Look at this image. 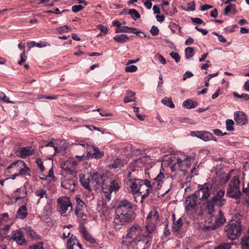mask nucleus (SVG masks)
<instances>
[{
	"label": "nucleus",
	"instance_id": "3c124183",
	"mask_svg": "<svg viewBox=\"0 0 249 249\" xmlns=\"http://www.w3.org/2000/svg\"><path fill=\"white\" fill-rule=\"evenodd\" d=\"M234 4L229 3L225 8L224 14L225 15H227L230 11H231L232 9H234Z\"/></svg>",
	"mask_w": 249,
	"mask_h": 249
},
{
	"label": "nucleus",
	"instance_id": "6e6d98bb",
	"mask_svg": "<svg viewBox=\"0 0 249 249\" xmlns=\"http://www.w3.org/2000/svg\"><path fill=\"white\" fill-rule=\"evenodd\" d=\"M188 7L186 9L187 11H193L195 10V3L194 1H191L188 2L187 4Z\"/></svg>",
	"mask_w": 249,
	"mask_h": 249
},
{
	"label": "nucleus",
	"instance_id": "bf43d9fd",
	"mask_svg": "<svg viewBox=\"0 0 249 249\" xmlns=\"http://www.w3.org/2000/svg\"><path fill=\"white\" fill-rule=\"evenodd\" d=\"M84 8V6L82 5H75L72 6V11L74 12H78L81 11Z\"/></svg>",
	"mask_w": 249,
	"mask_h": 249
},
{
	"label": "nucleus",
	"instance_id": "c03bdc74",
	"mask_svg": "<svg viewBox=\"0 0 249 249\" xmlns=\"http://www.w3.org/2000/svg\"><path fill=\"white\" fill-rule=\"evenodd\" d=\"M76 208L75 211H80L83 208L85 205L84 202L82 201L80 198L76 197Z\"/></svg>",
	"mask_w": 249,
	"mask_h": 249
},
{
	"label": "nucleus",
	"instance_id": "58836bf2",
	"mask_svg": "<svg viewBox=\"0 0 249 249\" xmlns=\"http://www.w3.org/2000/svg\"><path fill=\"white\" fill-rule=\"evenodd\" d=\"M182 220L179 218L176 221L174 222L173 229L174 231H178L182 226Z\"/></svg>",
	"mask_w": 249,
	"mask_h": 249
},
{
	"label": "nucleus",
	"instance_id": "69168bd1",
	"mask_svg": "<svg viewBox=\"0 0 249 249\" xmlns=\"http://www.w3.org/2000/svg\"><path fill=\"white\" fill-rule=\"evenodd\" d=\"M213 34H214V35H215L217 36H218V40L220 42H222V43H225V42H226V38L223 36L219 35L218 33H217L215 32H213Z\"/></svg>",
	"mask_w": 249,
	"mask_h": 249
},
{
	"label": "nucleus",
	"instance_id": "f03ea898",
	"mask_svg": "<svg viewBox=\"0 0 249 249\" xmlns=\"http://www.w3.org/2000/svg\"><path fill=\"white\" fill-rule=\"evenodd\" d=\"M212 189V184L209 182L199 185V189L194 194L188 196L186 198L185 207L187 212L195 210L197 207L196 199L201 196L200 199L206 200L210 196V192Z\"/></svg>",
	"mask_w": 249,
	"mask_h": 249
},
{
	"label": "nucleus",
	"instance_id": "393cba45",
	"mask_svg": "<svg viewBox=\"0 0 249 249\" xmlns=\"http://www.w3.org/2000/svg\"><path fill=\"white\" fill-rule=\"evenodd\" d=\"M30 169L29 167L26 166L25 163L24 162V165H22V167L20 168L19 171L15 174L13 175V177L12 178L13 179H15L16 177L18 176H30Z\"/></svg>",
	"mask_w": 249,
	"mask_h": 249
},
{
	"label": "nucleus",
	"instance_id": "13d9d810",
	"mask_svg": "<svg viewBox=\"0 0 249 249\" xmlns=\"http://www.w3.org/2000/svg\"><path fill=\"white\" fill-rule=\"evenodd\" d=\"M36 163L37 164L38 167L39 168L41 172L42 173L44 171L45 169L43 166V162L41 159H37L36 161Z\"/></svg>",
	"mask_w": 249,
	"mask_h": 249
},
{
	"label": "nucleus",
	"instance_id": "6ab92c4d",
	"mask_svg": "<svg viewBox=\"0 0 249 249\" xmlns=\"http://www.w3.org/2000/svg\"><path fill=\"white\" fill-rule=\"evenodd\" d=\"M18 152L19 156L22 159L33 155L35 153L34 149L30 146L21 147Z\"/></svg>",
	"mask_w": 249,
	"mask_h": 249
},
{
	"label": "nucleus",
	"instance_id": "a878e982",
	"mask_svg": "<svg viewBox=\"0 0 249 249\" xmlns=\"http://www.w3.org/2000/svg\"><path fill=\"white\" fill-rule=\"evenodd\" d=\"M28 214L27 209L26 205L21 206L18 210L16 217L21 219L25 218Z\"/></svg>",
	"mask_w": 249,
	"mask_h": 249
},
{
	"label": "nucleus",
	"instance_id": "de8ad7c7",
	"mask_svg": "<svg viewBox=\"0 0 249 249\" xmlns=\"http://www.w3.org/2000/svg\"><path fill=\"white\" fill-rule=\"evenodd\" d=\"M27 233L32 237L36 238L37 236L36 231L30 227H28L26 229Z\"/></svg>",
	"mask_w": 249,
	"mask_h": 249
},
{
	"label": "nucleus",
	"instance_id": "774afa93",
	"mask_svg": "<svg viewBox=\"0 0 249 249\" xmlns=\"http://www.w3.org/2000/svg\"><path fill=\"white\" fill-rule=\"evenodd\" d=\"M243 193L245 194L247 196H248L249 198V183L247 184V186L245 187H243Z\"/></svg>",
	"mask_w": 249,
	"mask_h": 249
},
{
	"label": "nucleus",
	"instance_id": "680f3d73",
	"mask_svg": "<svg viewBox=\"0 0 249 249\" xmlns=\"http://www.w3.org/2000/svg\"><path fill=\"white\" fill-rule=\"evenodd\" d=\"M97 28L99 29L104 34H106L108 32V28L102 24H99L97 26Z\"/></svg>",
	"mask_w": 249,
	"mask_h": 249
},
{
	"label": "nucleus",
	"instance_id": "423d86ee",
	"mask_svg": "<svg viewBox=\"0 0 249 249\" xmlns=\"http://www.w3.org/2000/svg\"><path fill=\"white\" fill-rule=\"evenodd\" d=\"M159 214L155 209L152 210L148 214L146 221V230L147 232L152 233L156 228V224L159 221Z\"/></svg>",
	"mask_w": 249,
	"mask_h": 249
},
{
	"label": "nucleus",
	"instance_id": "052dcab7",
	"mask_svg": "<svg viewBox=\"0 0 249 249\" xmlns=\"http://www.w3.org/2000/svg\"><path fill=\"white\" fill-rule=\"evenodd\" d=\"M150 33L153 36H156L158 35L159 29L157 26H153L150 30Z\"/></svg>",
	"mask_w": 249,
	"mask_h": 249
},
{
	"label": "nucleus",
	"instance_id": "49530a36",
	"mask_svg": "<svg viewBox=\"0 0 249 249\" xmlns=\"http://www.w3.org/2000/svg\"><path fill=\"white\" fill-rule=\"evenodd\" d=\"M53 147L54 148L55 152H57L58 151L57 147L54 145V143L53 141H51L50 142H45L44 145H42L41 146V147Z\"/></svg>",
	"mask_w": 249,
	"mask_h": 249
},
{
	"label": "nucleus",
	"instance_id": "a211bd4d",
	"mask_svg": "<svg viewBox=\"0 0 249 249\" xmlns=\"http://www.w3.org/2000/svg\"><path fill=\"white\" fill-rule=\"evenodd\" d=\"M234 120L235 123L240 126L245 125L248 121L247 116L242 111H237L234 113Z\"/></svg>",
	"mask_w": 249,
	"mask_h": 249
},
{
	"label": "nucleus",
	"instance_id": "4d7b16f0",
	"mask_svg": "<svg viewBox=\"0 0 249 249\" xmlns=\"http://www.w3.org/2000/svg\"><path fill=\"white\" fill-rule=\"evenodd\" d=\"M191 21L195 24H203L204 25L205 24V23L204 22V21L198 18H191Z\"/></svg>",
	"mask_w": 249,
	"mask_h": 249
},
{
	"label": "nucleus",
	"instance_id": "39448f33",
	"mask_svg": "<svg viewBox=\"0 0 249 249\" xmlns=\"http://www.w3.org/2000/svg\"><path fill=\"white\" fill-rule=\"evenodd\" d=\"M142 167H143V163L140 159L132 162L127 176L128 180L137 181V180L143 179V176L146 173L142 169Z\"/></svg>",
	"mask_w": 249,
	"mask_h": 249
},
{
	"label": "nucleus",
	"instance_id": "dca6fc26",
	"mask_svg": "<svg viewBox=\"0 0 249 249\" xmlns=\"http://www.w3.org/2000/svg\"><path fill=\"white\" fill-rule=\"evenodd\" d=\"M142 231V230L141 229L140 226L138 224H135L127 230L128 232L126 235L125 238L134 239V236L137 237V236L140 235Z\"/></svg>",
	"mask_w": 249,
	"mask_h": 249
},
{
	"label": "nucleus",
	"instance_id": "c756f323",
	"mask_svg": "<svg viewBox=\"0 0 249 249\" xmlns=\"http://www.w3.org/2000/svg\"><path fill=\"white\" fill-rule=\"evenodd\" d=\"M129 37L126 35H117L113 37V39L119 43H123L129 40Z\"/></svg>",
	"mask_w": 249,
	"mask_h": 249
},
{
	"label": "nucleus",
	"instance_id": "864d4df0",
	"mask_svg": "<svg viewBox=\"0 0 249 249\" xmlns=\"http://www.w3.org/2000/svg\"><path fill=\"white\" fill-rule=\"evenodd\" d=\"M29 249H43V243L38 242L33 246H30Z\"/></svg>",
	"mask_w": 249,
	"mask_h": 249
},
{
	"label": "nucleus",
	"instance_id": "2eb2a0df",
	"mask_svg": "<svg viewBox=\"0 0 249 249\" xmlns=\"http://www.w3.org/2000/svg\"><path fill=\"white\" fill-rule=\"evenodd\" d=\"M67 249H83V248L76 237L74 235H71L68 240Z\"/></svg>",
	"mask_w": 249,
	"mask_h": 249
},
{
	"label": "nucleus",
	"instance_id": "c9c22d12",
	"mask_svg": "<svg viewBox=\"0 0 249 249\" xmlns=\"http://www.w3.org/2000/svg\"><path fill=\"white\" fill-rule=\"evenodd\" d=\"M216 204H214L211 199L207 201V208L209 214H213L214 212V206Z\"/></svg>",
	"mask_w": 249,
	"mask_h": 249
},
{
	"label": "nucleus",
	"instance_id": "f257e3e1",
	"mask_svg": "<svg viewBox=\"0 0 249 249\" xmlns=\"http://www.w3.org/2000/svg\"><path fill=\"white\" fill-rule=\"evenodd\" d=\"M136 207L128 200L120 201L115 209L116 218L114 223L116 227L123 225L135 217Z\"/></svg>",
	"mask_w": 249,
	"mask_h": 249
},
{
	"label": "nucleus",
	"instance_id": "473e14b6",
	"mask_svg": "<svg viewBox=\"0 0 249 249\" xmlns=\"http://www.w3.org/2000/svg\"><path fill=\"white\" fill-rule=\"evenodd\" d=\"M52 202L53 200L51 199L47 200V202L44 207V213H45L46 215H48L52 212Z\"/></svg>",
	"mask_w": 249,
	"mask_h": 249
},
{
	"label": "nucleus",
	"instance_id": "2f4dec72",
	"mask_svg": "<svg viewBox=\"0 0 249 249\" xmlns=\"http://www.w3.org/2000/svg\"><path fill=\"white\" fill-rule=\"evenodd\" d=\"M242 249H249V227L247 233L242 239Z\"/></svg>",
	"mask_w": 249,
	"mask_h": 249
},
{
	"label": "nucleus",
	"instance_id": "4be33fe9",
	"mask_svg": "<svg viewBox=\"0 0 249 249\" xmlns=\"http://www.w3.org/2000/svg\"><path fill=\"white\" fill-rule=\"evenodd\" d=\"M27 195V191L25 186L17 189L15 192L16 201L18 200L25 198Z\"/></svg>",
	"mask_w": 249,
	"mask_h": 249
},
{
	"label": "nucleus",
	"instance_id": "a19ab883",
	"mask_svg": "<svg viewBox=\"0 0 249 249\" xmlns=\"http://www.w3.org/2000/svg\"><path fill=\"white\" fill-rule=\"evenodd\" d=\"M122 165L123 164L121 161V160L119 159H116L113 161V163L109 165V167L113 169H117L121 167Z\"/></svg>",
	"mask_w": 249,
	"mask_h": 249
},
{
	"label": "nucleus",
	"instance_id": "e2e57ef3",
	"mask_svg": "<svg viewBox=\"0 0 249 249\" xmlns=\"http://www.w3.org/2000/svg\"><path fill=\"white\" fill-rule=\"evenodd\" d=\"M129 30H130L129 31L130 32V33H132L137 35H138V34L140 33H142L143 34V37L146 36L145 35H144V34L143 33H142L141 30H137L136 28H132V27H130Z\"/></svg>",
	"mask_w": 249,
	"mask_h": 249
},
{
	"label": "nucleus",
	"instance_id": "e433bc0d",
	"mask_svg": "<svg viewBox=\"0 0 249 249\" xmlns=\"http://www.w3.org/2000/svg\"><path fill=\"white\" fill-rule=\"evenodd\" d=\"M62 185L67 189H73L74 185V182L72 180H64L62 183Z\"/></svg>",
	"mask_w": 249,
	"mask_h": 249
},
{
	"label": "nucleus",
	"instance_id": "7ed1b4c3",
	"mask_svg": "<svg viewBox=\"0 0 249 249\" xmlns=\"http://www.w3.org/2000/svg\"><path fill=\"white\" fill-rule=\"evenodd\" d=\"M165 178L164 175L161 171L153 179L152 183L147 179H144L140 180V186L139 188L138 194L141 195V202L142 203L144 199L147 197L153 191V187L156 189H160L163 183L162 179Z\"/></svg>",
	"mask_w": 249,
	"mask_h": 249
},
{
	"label": "nucleus",
	"instance_id": "4468645a",
	"mask_svg": "<svg viewBox=\"0 0 249 249\" xmlns=\"http://www.w3.org/2000/svg\"><path fill=\"white\" fill-rule=\"evenodd\" d=\"M24 165V161L21 160H18L12 162L10 165L6 168V173H12L14 174L18 172L20 168Z\"/></svg>",
	"mask_w": 249,
	"mask_h": 249
},
{
	"label": "nucleus",
	"instance_id": "603ef678",
	"mask_svg": "<svg viewBox=\"0 0 249 249\" xmlns=\"http://www.w3.org/2000/svg\"><path fill=\"white\" fill-rule=\"evenodd\" d=\"M32 43L33 44V46H36L38 48H43V47H46L48 46H50V44H49L48 43L44 42H41V43H36L35 41H33V42H32Z\"/></svg>",
	"mask_w": 249,
	"mask_h": 249
},
{
	"label": "nucleus",
	"instance_id": "b1692460",
	"mask_svg": "<svg viewBox=\"0 0 249 249\" xmlns=\"http://www.w3.org/2000/svg\"><path fill=\"white\" fill-rule=\"evenodd\" d=\"M142 179L137 180H129V187L131 189V192L133 193L134 195H138L139 192V188L140 186L141 183H140V180H142Z\"/></svg>",
	"mask_w": 249,
	"mask_h": 249
},
{
	"label": "nucleus",
	"instance_id": "37998d69",
	"mask_svg": "<svg viewBox=\"0 0 249 249\" xmlns=\"http://www.w3.org/2000/svg\"><path fill=\"white\" fill-rule=\"evenodd\" d=\"M226 129L228 131H232L234 130V122L232 120L228 119L226 121Z\"/></svg>",
	"mask_w": 249,
	"mask_h": 249
},
{
	"label": "nucleus",
	"instance_id": "9b49d317",
	"mask_svg": "<svg viewBox=\"0 0 249 249\" xmlns=\"http://www.w3.org/2000/svg\"><path fill=\"white\" fill-rule=\"evenodd\" d=\"M191 135L199 138L204 141L213 140V138H214L212 133L205 131H192ZM214 140L216 141V139H215Z\"/></svg>",
	"mask_w": 249,
	"mask_h": 249
},
{
	"label": "nucleus",
	"instance_id": "bb28decb",
	"mask_svg": "<svg viewBox=\"0 0 249 249\" xmlns=\"http://www.w3.org/2000/svg\"><path fill=\"white\" fill-rule=\"evenodd\" d=\"M36 196L39 197L37 201V204H38L40 202L41 198H47L48 197V194L47 193V191L43 189H39L37 190L35 193Z\"/></svg>",
	"mask_w": 249,
	"mask_h": 249
},
{
	"label": "nucleus",
	"instance_id": "8fccbe9b",
	"mask_svg": "<svg viewBox=\"0 0 249 249\" xmlns=\"http://www.w3.org/2000/svg\"><path fill=\"white\" fill-rule=\"evenodd\" d=\"M234 96L239 98H242L245 101H247L249 99V95L248 94H239L238 93L236 92H234L233 93Z\"/></svg>",
	"mask_w": 249,
	"mask_h": 249
},
{
	"label": "nucleus",
	"instance_id": "412c9836",
	"mask_svg": "<svg viewBox=\"0 0 249 249\" xmlns=\"http://www.w3.org/2000/svg\"><path fill=\"white\" fill-rule=\"evenodd\" d=\"M79 231L80 233L82 234V236L87 241L93 244L96 241L91 236V235L87 231L86 229L85 226L81 224L80 227L79 228Z\"/></svg>",
	"mask_w": 249,
	"mask_h": 249
},
{
	"label": "nucleus",
	"instance_id": "72a5a7b5",
	"mask_svg": "<svg viewBox=\"0 0 249 249\" xmlns=\"http://www.w3.org/2000/svg\"><path fill=\"white\" fill-rule=\"evenodd\" d=\"M240 180L238 177L234 176L232 178L229 183V188H240Z\"/></svg>",
	"mask_w": 249,
	"mask_h": 249
},
{
	"label": "nucleus",
	"instance_id": "5701e85b",
	"mask_svg": "<svg viewBox=\"0 0 249 249\" xmlns=\"http://www.w3.org/2000/svg\"><path fill=\"white\" fill-rule=\"evenodd\" d=\"M80 181L82 184V185L87 190L89 191H91L92 186L90 185V175L86 177L85 175H84L83 177H81Z\"/></svg>",
	"mask_w": 249,
	"mask_h": 249
},
{
	"label": "nucleus",
	"instance_id": "338daca9",
	"mask_svg": "<svg viewBox=\"0 0 249 249\" xmlns=\"http://www.w3.org/2000/svg\"><path fill=\"white\" fill-rule=\"evenodd\" d=\"M231 244H223L220 245L217 249H231Z\"/></svg>",
	"mask_w": 249,
	"mask_h": 249
},
{
	"label": "nucleus",
	"instance_id": "f704fd0d",
	"mask_svg": "<svg viewBox=\"0 0 249 249\" xmlns=\"http://www.w3.org/2000/svg\"><path fill=\"white\" fill-rule=\"evenodd\" d=\"M226 221V219L223 216V213L221 210L218 212V217L215 218V223L217 226L223 224Z\"/></svg>",
	"mask_w": 249,
	"mask_h": 249
},
{
	"label": "nucleus",
	"instance_id": "f3484780",
	"mask_svg": "<svg viewBox=\"0 0 249 249\" xmlns=\"http://www.w3.org/2000/svg\"><path fill=\"white\" fill-rule=\"evenodd\" d=\"M85 148V150L86 151V156H84V154L82 155L81 156H76V158L80 159V160H82L83 158H87V159H89L90 157L91 156V154L94 150V148H95V146L89 143H84L81 144Z\"/></svg>",
	"mask_w": 249,
	"mask_h": 249
},
{
	"label": "nucleus",
	"instance_id": "c85d7f7f",
	"mask_svg": "<svg viewBox=\"0 0 249 249\" xmlns=\"http://www.w3.org/2000/svg\"><path fill=\"white\" fill-rule=\"evenodd\" d=\"M91 155V156L90 157V159L95 158V159H99L104 156V153L103 151H100L98 147H95V148H94V150Z\"/></svg>",
	"mask_w": 249,
	"mask_h": 249
},
{
	"label": "nucleus",
	"instance_id": "ddd939ff",
	"mask_svg": "<svg viewBox=\"0 0 249 249\" xmlns=\"http://www.w3.org/2000/svg\"><path fill=\"white\" fill-rule=\"evenodd\" d=\"M224 194L225 191L224 190H220L211 199L214 204H216V206L222 207L226 203V199L223 198Z\"/></svg>",
	"mask_w": 249,
	"mask_h": 249
},
{
	"label": "nucleus",
	"instance_id": "7c9ffc66",
	"mask_svg": "<svg viewBox=\"0 0 249 249\" xmlns=\"http://www.w3.org/2000/svg\"><path fill=\"white\" fill-rule=\"evenodd\" d=\"M135 93L131 90H128L126 92V96L124 97V101L125 103H128L135 101Z\"/></svg>",
	"mask_w": 249,
	"mask_h": 249
},
{
	"label": "nucleus",
	"instance_id": "5fc2aeb1",
	"mask_svg": "<svg viewBox=\"0 0 249 249\" xmlns=\"http://www.w3.org/2000/svg\"><path fill=\"white\" fill-rule=\"evenodd\" d=\"M170 55L173 59H175V61L177 63L178 62L180 61V57L178 53L175 52H172L170 53Z\"/></svg>",
	"mask_w": 249,
	"mask_h": 249
},
{
	"label": "nucleus",
	"instance_id": "9d476101",
	"mask_svg": "<svg viewBox=\"0 0 249 249\" xmlns=\"http://www.w3.org/2000/svg\"><path fill=\"white\" fill-rule=\"evenodd\" d=\"M152 238L151 233L142 231L140 235L134 237V241L137 243V245L148 247V243L151 242Z\"/></svg>",
	"mask_w": 249,
	"mask_h": 249
},
{
	"label": "nucleus",
	"instance_id": "cd10ccee",
	"mask_svg": "<svg viewBox=\"0 0 249 249\" xmlns=\"http://www.w3.org/2000/svg\"><path fill=\"white\" fill-rule=\"evenodd\" d=\"M182 106L184 108L192 109L195 108L197 106V103L196 101H193L192 100L187 99L183 102Z\"/></svg>",
	"mask_w": 249,
	"mask_h": 249
},
{
	"label": "nucleus",
	"instance_id": "1a4fd4ad",
	"mask_svg": "<svg viewBox=\"0 0 249 249\" xmlns=\"http://www.w3.org/2000/svg\"><path fill=\"white\" fill-rule=\"evenodd\" d=\"M57 202L59 207V212L61 214L65 213L68 211H72V204L69 197H59L57 199Z\"/></svg>",
	"mask_w": 249,
	"mask_h": 249
},
{
	"label": "nucleus",
	"instance_id": "09e8293b",
	"mask_svg": "<svg viewBox=\"0 0 249 249\" xmlns=\"http://www.w3.org/2000/svg\"><path fill=\"white\" fill-rule=\"evenodd\" d=\"M137 67L135 65H130L125 68V71L127 72H133L137 70Z\"/></svg>",
	"mask_w": 249,
	"mask_h": 249
},
{
	"label": "nucleus",
	"instance_id": "aec40b11",
	"mask_svg": "<svg viewBox=\"0 0 249 249\" xmlns=\"http://www.w3.org/2000/svg\"><path fill=\"white\" fill-rule=\"evenodd\" d=\"M241 195L240 188H228L227 190V196L229 197L237 199Z\"/></svg>",
	"mask_w": 249,
	"mask_h": 249
},
{
	"label": "nucleus",
	"instance_id": "79ce46f5",
	"mask_svg": "<svg viewBox=\"0 0 249 249\" xmlns=\"http://www.w3.org/2000/svg\"><path fill=\"white\" fill-rule=\"evenodd\" d=\"M185 56L187 59L193 57L194 55V50L192 47H187L185 49Z\"/></svg>",
	"mask_w": 249,
	"mask_h": 249
},
{
	"label": "nucleus",
	"instance_id": "a18cd8bd",
	"mask_svg": "<svg viewBox=\"0 0 249 249\" xmlns=\"http://www.w3.org/2000/svg\"><path fill=\"white\" fill-rule=\"evenodd\" d=\"M75 214L77 216L78 218L80 220L85 221L87 219L86 214L85 213H84L83 212H81V211H75Z\"/></svg>",
	"mask_w": 249,
	"mask_h": 249
},
{
	"label": "nucleus",
	"instance_id": "0e129e2a",
	"mask_svg": "<svg viewBox=\"0 0 249 249\" xmlns=\"http://www.w3.org/2000/svg\"><path fill=\"white\" fill-rule=\"evenodd\" d=\"M1 102L4 103L15 104V102L9 100V98L6 96L4 93H3V94L2 95Z\"/></svg>",
	"mask_w": 249,
	"mask_h": 249
},
{
	"label": "nucleus",
	"instance_id": "6e6552de",
	"mask_svg": "<svg viewBox=\"0 0 249 249\" xmlns=\"http://www.w3.org/2000/svg\"><path fill=\"white\" fill-rule=\"evenodd\" d=\"M107 179V175L95 172L90 175V185L92 186V188H98L100 186L104 185Z\"/></svg>",
	"mask_w": 249,
	"mask_h": 249
},
{
	"label": "nucleus",
	"instance_id": "20e7f679",
	"mask_svg": "<svg viewBox=\"0 0 249 249\" xmlns=\"http://www.w3.org/2000/svg\"><path fill=\"white\" fill-rule=\"evenodd\" d=\"M235 216L237 219L231 220L224 228L227 238L231 240L238 238L241 234L242 228L240 217L242 215L237 213Z\"/></svg>",
	"mask_w": 249,
	"mask_h": 249
},
{
	"label": "nucleus",
	"instance_id": "0eeeda50",
	"mask_svg": "<svg viewBox=\"0 0 249 249\" xmlns=\"http://www.w3.org/2000/svg\"><path fill=\"white\" fill-rule=\"evenodd\" d=\"M109 181V184L107 185V183L104 184L102 186V189L103 192L106 194V198L109 200L110 199V193L113 191H117L121 187L120 182L118 180L116 179H109L108 178L107 179Z\"/></svg>",
	"mask_w": 249,
	"mask_h": 249
},
{
	"label": "nucleus",
	"instance_id": "f8f14e48",
	"mask_svg": "<svg viewBox=\"0 0 249 249\" xmlns=\"http://www.w3.org/2000/svg\"><path fill=\"white\" fill-rule=\"evenodd\" d=\"M11 238L19 246H22L26 242L23 232L19 230L13 231Z\"/></svg>",
	"mask_w": 249,
	"mask_h": 249
},
{
	"label": "nucleus",
	"instance_id": "ea45409f",
	"mask_svg": "<svg viewBox=\"0 0 249 249\" xmlns=\"http://www.w3.org/2000/svg\"><path fill=\"white\" fill-rule=\"evenodd\" d=\"M161 102L164 105L168 107L171 108H173L175 107V105L173 102L172 101L171 98L166 97L163 99Z\"/></svg>",
	"mask_w": 249,
	"mask_h": 249
},
{
	"label": "nucleus",
	"instance_id": "4c0bfd02",
	"mask_svg": "<svg viewBox=\"0 0 249 249\" xmlns=\"http://www.w3.org/2000/svg\"><path fill=\"white\" fill-rule=\"evenodd\" d=\"M128 14L130 15L131 18L135 20H136L138 18H139L141 17L140 14L134 9H129L128 10Z\"/></svg>",
	"mask_w": 249,
	"mask_h": 249
}]
</instances>
